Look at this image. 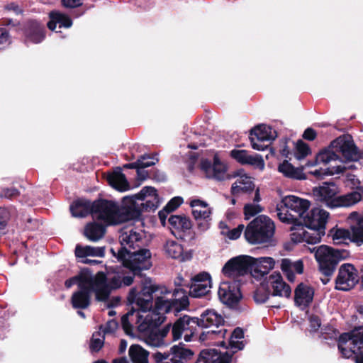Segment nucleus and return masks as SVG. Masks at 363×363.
I'll list each match as a JSON object with an SVG mask.
<instances>
[{
  "instance_id": "nucleus-1",
  "label": "nucleus",
  "mask_w": 363,
  "mask_h": 363,
  "mask_svg": "<svg viewBox=\"0 0 363 363\" xmlns=\"http://www.w3.org/2000/svg\"><path fill=\"white\" fill-rule=\"evenodd\" d=\"M157 290L154 286H143L140 291L136 287L130 289L128 300L131 304H135L138 309L143 312H148L144 318V323L148 327H157L162 324L164 319V314L171 312L169 311L170 304L167 301L164 300V297H157L155 307H152V294Z\"/></svg>"
},
{
  "instance_id": "nucleus-2",
  "label": "nucleus",
  "mask_w": 363,
  "mask_h": 363,
  "mask_svg": "<svg viewBox=\"0 0 363 363\" xmlns=\"http://www.w3.org/2000/svg\"><path fill=\"white\" fill-rule=\"evenodd\" d=\"M329 213L320 208L307 211L301 219L304 226L300 223L297 227H291V240L294 243L306 242L315 245L320 242L325 234V225Z\"/></svg>"
},
{
  "instance_id": "nucleus-3",
  "label": "nucleus",
  "mask_w": 363,
  "mask_h": 363,
  "mask_svg": "<svg viewBox=\"0 0 363 363\" xmlns=\"http://www.w3.org/2000/svg\"><path fill=\"white\" fill-rule=\"evenodd\" d=\"M133 199L125 198L121 205L113 201L101 200L94 203V218L106 225H116L140 217Z\"/></svg>"
},
{
  "instance_id": "nucleus-4",
  "label": "nucleus",
  "mask_w": 363,
  "mask_h": 363,
  "mask_svg": "<svg viewBox=\"0 0 363 363\" xmlns=\"http://www.w3.org/2000/svg\"><path fill=\"white\" fill-rule=\"evenodd\" d=\"M350 161H357L363 157V152L358 151L350 137H339L331 143V147L320 152L315 159L308 162L305 167H313L318 163L328 164L340 160V155Z\"/></svg>"
},
{
  "instance_id": "nucleus-5",
  "label": "nucleus",
  "mask_w": 363,
  "mask_h": 363,
  "mask_svg": "<svg viewBox=\"0 0 363 363\" xmlns=\"http://www.w3.org/2000/svg\"><path fill=\"white\" fill-rule=\"evenodd\" d=\"M311 202L294 195L286 196L277 204V216L279 220L286 224L297 227L306 212L309 210Z\"/></svg>"
},
{
  "instance_id": "nucleus-6",
  "label": "nucleus",
  "mask_w": 363,
  "mask_h": 363,
  "mask_svg": "<svg viewBox=\"0 0 363 363\" xmlns=\"http://www.w3.org/2000/svg\"><path fill=\"white\" fill-rule=\"evenodd\" d=\"M309 250L314 252L319 271L326 277L321 279L324 284L328 282V277L333 274L339 262L350 257V252L347 250L333 248L324 245Z\"/></svg>"
},
{
  "instance_id": "nucleus-7",
  "label": "nucleus",
  "mask_w": 363,
  "mask_h": 363,
  "mask_svg": "<svg viewBox=\"0 0 363 363\" xmlns=\"http://www.w3.org/2000/svg\"><path fill=\"white\" fill-rule=\"evenodd\" d=\"M352 319L357 325L350 332L342 334L338 341V349L346 357L363 346V306H357Z\"/></svg>"
},
{
  "instance_id": "nucleus-8",
  "label": "nucleus",
  "mask_w": 363,
  "mask_h": 363,
  "mask_svg": "<svg viewBox=\"0 0 363 363\" xmlns=\"http://www.w3.org/2000/svg\"><path fill=\"white\" fill-rule=\"evenodd\" d=\"M274 231L273 220L267 216L261 215L247 225L244 235L250 244H267L272 241Z\"/></svg>"
},
{
  "instance_id": "nucleus-9",
  "label": "nucleus",
  "mask_w": 363,
  "mask_h": 363,
  "mask_svg": "<svg viewBox=\"0 0 363 363\" xmlns=\"http://www.w3.org/2000/svg\"><path fill=\"white\" fill-rule=\"evenodd\" d=\"M119 242L121 248L117 251L111 248V252L118 259H125L132 250L140 249L143 245V235L133 226H126L120 231Z\"/></svg>"
},
{
  "instance_id": "nucleus-10",
  "label": "nucleus",
  "mask_w": 363,
  "mask_h": 363,
  "mask_svg": "<svg viewBox=\"0 0 363 363\" xmlns=\"http://www.w3.org/2000/svg\"><path fill=\"white\" fill-rule=\"evenodd\" d=\"M103 280V276L99 275L98 278L94 279L90 284H87L83 289L81 287L79 290L73 294L72 296V304L74 308H86L90 305L91 296L93 293L96 295V298L98 301H106V296L107 292L104 291L101 293V281Z\"/></svg>"
},
{
  "instance_id": "nucleus-11",
  "label": "nucleus",
  "mask_w": 363,
  "mask_h": 363,
  "mask_svg": "<svg viewBox=\"0 0 363 363\" xmlns=\"http://www.w3.org/2000/svg\"><path fill=\"white\" fill-rule=\"evenodd\" d=\"M348 220L350 223V230H337L333 235V240L335 242H340L341 239L348 238L357 245H362L363 244V212H352L348 216Z\"/></svg>"
},
{
  "instance_id": "nucleus-12",
  "label": "nucleus",
  "mask_w": 363,
  "mask_h": 363,
  "mask_svg": "<svg viewBox=\"0 0 363 363\" xmlns=\"http://www.w3.org/2000/svg\"><path fill=\"white\" fill-rule=\"evenodd\" d=\"M125 268L129 269L133 276L139 275L143 270H147L152 266L151 252L147 249H139L131 251L125 259H118Z\"/></svg>"
},
{
  "instance_id": "nucleus-13",
  "label": "nucleus",
  "mask_w": 363,
  "mask_h": 363,
  "mask_svg": "<svg viewBox=\"0 0 363 363\" xmlns=\"http://www.w3.org/2000/svg\"><path fill=\"white\" fill-rule=\"evenodd\" d=\"M198 328V318L184 315L171 326L172 340H177L183 336L186 342H191L194 340Z\"/></svg>"
},
{
  "instance_id": "nucleus-14",
  "label": "nucleus",
  "mask_w": 363,
  "mask_h": 363,
  "mask_svg": "<svg viewBox=\"0 0 363 363\" xmlns=\"http://www.w3.org/2000/svg\"><path fill=\"white\" fill-rule=\"evenodd\" d=\"M253 257L250 256H239L230 259L223 267L225 276L236 279L240 276L250 273L252 276Z\"/></svg>"
},
{
  "instance_id": "nucleus-15",
  "label": "nucleus",
  "mask_w": 363,
  "mask_h": 363,
  "mask_svg": "<svg viewBox=\"0 0 363 363\" xmlns=\"http://www.w3.org/2000/svg\"><path fill=\"white\" fill-rule=\"evenodd\" d=\"M126 198L133 199L135 208L140 211V214L141 211H155L160 203L156 189L151 186H145L138 194Z\"/></svg>"
},
{
  "instance_id": "nucleus-16",
  "label": "nucleus",
  "mask_w": 363,
  "mask_h": 363,
  "mask_svg": "<svg viewBox=\"0 0 363 363\" xmlns=\"http://www.w3.org/2000/svg\"><path fill=\"white\" fill-rule=\"evenodd\" d=\"M359 282L358 271L352 264H342L335 278V288L340 291H349Z\"/></svg>"
},
{
  "instance_id": "nucleus-17",
  "label": "nucleus",
  "mask_w": 363,
  "mask_h": 363,
  "mask_svg": "<svg viewBox=\"0 0 363 363\" xmlns=\"http://www.w3.org/2000/svg\"><path fill=\"white\" fill-rule=\"evenodd\" d=\"M155 287L157 291L162 295L160 297H164V300L167 301L170 304L169 311L177 313L182 310L186 308L189 304V298L186 291L182 289H175L172 292L167 290L165 287Z\"/></svg>"
},
{
  "instance_id": "nucleus-18",
  "label": "nucleus",
  "mask_w": 363,
  "mask_h": 363,
  "mask_svg": "<svg viewBox=\"0 0 363 363\" xmlns=\"http://www.w3.org/2000/svg\"><path fill=\"white\" fill-rule=\"evenodd\" d=\"M100 274L103 276L101 284V292L104 291L107 292L106 300L108 298L111 290L130 286L133 281V276L130 273L126 275L123 272L115 274L108 281H107L106 274L104 272H99L94 275V279L96 280Z\"/></svg>"
},
{
  "instance_id": "nucleus-19",
  "label": "nucleus",
  "mask_w": 363,
  "mask_h": 363,
  "mask_svg": "<svg viewBox=\"0 0 363 363\" xmlns=\"http://www.w3.org/2000/svg\"><path fill=\"white\" fill-rule=\"evenodd\" d=\"M189 294L191 297L201 298L207 295L211 289V277L207 272H200L191 278Z\"/></svg>"
},
{
  "instance_id": "nucleus-20",
  "label": "nucleus",
  "mask_w": 363,
  "mask_h": 363,
  "mask_svg": "<svg viewBox=\"0 0 363 363\" xmlns=\"http://www.w3.org/2000/svg\"><path fill=\"white\" fill-rule=\"evenodd\" d=\"M337 194V188L334 184H324L313 190V194L316 201L330 208H337L339 204Z\"/></svg>"
},
{
  "instance_id": "nucleus-21",
  "label": "nucleus",
  "mask_w": 363,
  "mask_h": 363,
  "mask_svg": "<svg viewBox=\"0 0 363 363\" xmlns=\"http://www.w3.org/2000/svg\"><path fill=\"white\" fill-rule=\"evenodd\" d=\"M264 281L266 287L271 291L272 296L289 298L291 296V287L284 281L279 273L270 274Z\"/></svg>"
},
{
  "instance_id": "nucleus-22",
  "label": "nucleus",
  "mask_w": 363,
  "mask_h": 363,
  "mask_svg": "<svg viewBox=\"0 0 363 363\" xmlns=\"http://www.w3.org/2000/svg\"><path fill=\"white\" fill-rule=\"evenodd\" d=\"M201 167L208 178L220 181L226 177V166L217 155L214 156L213 162L208 160H202Z\"/></svg>"
},
{
  "instance_id": "nucleus-23",
  "label": "nucleus",
  "mask_w": 363,
  "mask_h": 363,
  "mask_svg": "<svg viewBox=\"0 0 363 363\" xmlns=\"http://www.w3.org/2000/svg\"><path fill=\"white\" fill-rule=\"evenodd\" d=\"M218 294L221 302L229 306L236 305L241 298V294L238 286L235 284H230L227 281L220 284Z\"/></svg>"
},
{
  "instance_id": "nucleus-24",
  "label": "nucleus",
  "mask_w": 363,
  "mask_h": 363,
  "mask_svg": "<svg viewBox=\"0 0 363 363\" xmlns=\"http://www.w3.org/2000/svg\"><path fill=\"white\" fill-rule=\"evenodd\" d=\"M171 329V325L168 324L162 329H152L145 337L146 344L152 347H162L168 345L172 338H167Z\"/></svg>"
},
{
  "instance_id": "nucleus-25",
  "label": "nucleus",
  "mask_w": 363,
  "mask_h": 363,
  "mask_svg": "<svg viewBox=\"0 0 363 363\" xmlns=\"http://www.w3.org/2000/svg\"><path fill=\"white\" fill-rule=\"evenodd\" d=\"M230 156L242 164H250L260 170L264 168V162L258 155H250L245 150H233Z\"/></svg>"
},
{
  "instance_id": "nucleus-26",
  "label": "nucleus",
  "mask_w": 363,
  "mask_h": 363,
  "mask_svg": "<svg viewBox=\"0 0 363 363\" xmlns=\"http://www.w3.org/2000/svg\"><path fill=\"white\" fill-rule=\"evenodd\" d=\"M196 363H232V354H221L216 349L203 350Z\"/></svg>"
},
{
  "instance_id": "nucleus-27",
  "label": "nucleus",
  "mask_w": 363,
  "mask_h": 363,
  "mask_svg": "<svg viewBox=\"0 0 363 363\" xmlns=\"http://www.w3.org/2000/svg\"><path fill=\"white\" fill-rule=\"evenodd\" d=\"M294 294L295 304L303 309L312 302L314 289L306 284L301 283L296 286Z\"/></svg>"
},
{
  "instance_id": "nucleus-28",
  "label": "nucleus",
  "mask_w": 363,
  "mask_h": 363,
  "mask_svg": "<svg viewBox=\"0 0 363 363\" xmlns=\"http://www.w3.org/2000/svg\"><path fill=\"white\" fill-rule=\"evenodd\" d=\"M199 327L203 328H218L222 325L224 320L221 315L213 309H207L203 311L200 318H198Z\"/></svg>"
},
{
  "instance_id": "nucleus-29",
  "label": "nucleus",
  "mask_w": 363,
  "mask_h": 363,
  "mask_svg": "<svg viewBox=\"0 0 363 363\" xmlns=\"http://www.w3.org/2000/svg\"><path fill=\"white\" fill-rule=\"evenodd\" d=\"M274 259L269 257L253 258L252 277L258 278L264 276L274 268Z\"/></svg>"
},
{
  "instance_id": "nucleus-30",
  "label": "nucleus",
  "mask_w": 363,
  "mask_h": 363,
  "mask_svg": "<svg viewBox=\"0 0 363 363\" xmlns=\"http://www.w3.org/2000/svg\"><path fill=\"white\" fill-rule=\"evenodd\" d=\"M281 269L290 281L295 279V274H302L303 264L301 260L292 262L289 259H283L281 263Z\"/></svg>"
},
{
  "instance_id": "nucleus-31",
  "label": "nucleus",
  "mask_w": 363,
  "mask_h": 363,
  "mask_svg": "<svg viewBox=\"0 0 363 363\" xmlns=\"http://www.w3.org/2000/svg\"><path fill=\"white\" fill-rule=\"evenodd\" d=\"M70 211L74 217H85L91 213L94 217V203L89 200L78 199L70 206Z\"/></svg>"
},
{
  "instance_id": "nucleus-32",
  "label": "nucleus",
  "mask_w": 363,
  "mask_h": 363,
  "mask_svg": "<svg viewBox=\"0 0 363 363\" xmlns=\"http://www.w3.org/2000/svg\"><path fill=\"white\" fill-rule=\"evenodd\" d=\"M255 189V184L251 177L246 175L240 176L232 185L231 193L238 196L240 193H250Z\"/></svg>"
},
{
  "instance_id": "nucleus-33",
  "label": "nucleus",
  "mask_w": 363,
  "mask_h": 363,
  "mask_svg": "<svg viewBox=\"0 0 363 363\" xmlns=\"http://www.w3.org/2000/svg\"><path fill=\"white\" fill-rule=\"evenodd\" d=\"M258 142L271 141L276 138L277 133L270 126L259 125L253 128L250 133Z\"/></svg>"
},
{
  "instance_id": "nucleus-34",
  "label": "nucleus",
  "mask_w": 363,
  "mask_h": 363,
  "mask_svg": "<svg viewBox=\"0 0 363 363\" xmlns=\"http://www.w3.org/2000/svg\"><path fill=\"white\" fill-rule=\"evenodd\" d=\"M303 169V167H294L287 160H284L278 167L279 172L283 174L286 177L299 180L306 178Z\"/></svg>"
},
{
  "instance_id": "nucleus-35",
  "label": "nucleus",
  "mask_w": 363,
  "mask_h": 363,
  "mask_svg": "<svg viewBox=\"0 0 363 363\" xmlns=\"http://www.w3.org/2000/svg\"><path fill=\"white\" fill-rule=\"evenodd\" d=\"M190 206L192 208V215L196 220L210 218L211 210L205 201L193 199L190 201Z\"/></svg>"
},
{
  "instance_id": "nucleus-36",
  "label": "nucleus",
  "mask_w": 363,
  "mask_h": 363,
  "mask_svg": "<svg viewBox=\"0 0 363 363\" xmlns=\"http://www.w3.org/2000/svg\"><path fill=\"white\" fill-rule=\"evenodd\" d=\"M94 281V275L89 270H82L81 273L75 277L67 279L65 284L67 288H70L72 286L77 284L79 288H84L85 286Z\"/></svg>"
},
{
  "instance_id": "nucleus-37",
  "label": "nucleus",
  "mask_w": 363,
  "mask_h": 363,
  "mask_svg": "<svg viewBox=\"0 0 363 363\" xmlns=\"http://www.w3.org/2000/svg\"><path fill=\"white\" fill-rule=\"evenodd\" d=\"M107 180L111 186L120 191H125L129 189V184L121 169L108 174Z\"/></svg>"
},
{
  "instance_id": "nucleus-38",
  "label": "nucleus",
  "mask_w": 363,
  "mask_h": 363,
  "mask_svg": "<svg viewBox=\"0 0 363 363\" xmlns=\"http://www.w3.org/2000/svg\"><path fill=\"white\" fill-rule=\"evenodd\" d=\"M50 20L48 23V27L51 30H55L57 25H59V28L65 27L69 28L72 26L71 19L66 15L53 11L50 13Z\"/></svg>"
},
{
  "instance_id": "nucleus-39",
  "label": "nucleus",
  "mask_w": 363,
  "mask_h": 363,
  "mask_svg": "<svg viewBox=\"0 0 363 363\" xmlns=\"http://www.w3.org/2000/svg\"><path fill=\"white\" fill-rule=\"evenodd\" d=\"M105 255L104 247L81 246L77 245L75 248V255L79 258H85L88 256L103 257Z\"/></svg>"
},
{
  "instance_id": "nucleus-40",
  "label": "nucleus",
  "mask_w": 363,
  "mask_h": 363,
  "mask_svg": "<svg viewBox=\"0 0 363 363\" xmlns=\"http://www.w3.org/2000/svg\"><path fill=\"white\" fill-rule=\"evenodd\" d=\"M105 226L101 223H91L86 225L84 230L85 236L91 241L96 242L105 234Z\"/></svg>"
},
{
  "instance_id": "nucleus-41",
  "label": "nucleus",
  "mask_w": 363,
  "mask_h": 363,
  "mask_svg": "<svg viewBox=\"0 0 363 363\" xmlns=\"http://www.w3.org/2000/svg\"><path fill=\"white\" fill-rule=\"evenodd\" d=\"M261 200L259 189L255 190L253 203H247L244 206V214L246 220L250 219L263 211V208L258 203Z\"/></svg>"
},
{
  "instance_id": "nucleus-42",
  "label": "nucleus",
  "mask_w": 363,
  "mask_h": 363,
  "mask_svg": "<svg viewBox=\"0 0 363 363\" xmlns=\"http://www.w3.org/2000/svg\"><path fill=\"white\" fill-rule=\"evenodd\" d=\"M128 354L133 363H148L149 352L139 345H132Z\"/></svg>"
},
{
  "instance_id": "nucleus-43",
  "label": "nucleus",
  "mask_w": 363,
  "mask_h": 363,
  "mask_svg": "<svg viewBox=\"0 0 363 363\" xmlns=\"http://www.w3.org/2000/svg\"><path fill=\"white\" fill-rule=\"evenodd\" d=\"M164 250L167 255L173 259H184L183 247L181 244L175 240H167L164 246Z\"/></svg>"
},
{
  "instance_id": "nucleus-44",
  "label": "nucleus",
  "mask_w": 363,
  "mask_h": 363,
  "mask_svg": "<svg viewBox=\"0 0 363 363\" xmlns=\"http://www.w3.org/2000/svg\"><path fill=\"white\" fill-rule=\"evenodd\" d=\"M169 223L175 229L186 231L191 228V222L189 218L182 215L171 216Z\"/></svg>"
},
{
  "instance_id": "nucleus-45",
  "label": "nucleus",
  "mask_w": 363,
  "mask_h": 363,
  "mask_svg": "<svg viewBox=\"0 0 363 363\" xmlns=\"http://www.w3.org/2000/svg\"><path fill=\"white\" fill-rule=\"evenodd\" d=\"M362 199L360 193L353 191L350 194L338 196L337 201L339 203L337 207H348L359 202Z\"/></svg>"
},
{
  "instance_id": "nucleus-46",
  "label": "nucleus",
  "mask_w": 363,
  "mask_h": 363,
  "mask_svg": "<svg viewBox=\"0 0 363 363\" xmlns=\"http://www.w3.org/2000/svg\"><path fill=\"white\" fill-rule=\"evenodd\" d=\"M346 167L343 164L332 165L330 164L328 167L320 169H315L311 173L317 177H322L325 175H334L343 172L346 169Z\"/></svg>"
},
{
  "instance_id": "nucleus-47",
  "label": "nucleus",
  "mask_w": 363,
  "mask_h": 363,
  "mask_svg": "<svg viewBox=\"0 0 363 363\" xmlns=\"http://www.w3.org/2000/svg\"><path fill=\"white\" fill-rule=\"evenodd\" d=\"M30 26L28 38L35 43H40L45 38L43 28L36 21L32 22Z\"/></svg>"
},
{
  "instance_id": "nucleus-48",
  "label": "nucleus",
  "mask_w": 363,
  "mask_h": 363,
  "mask_svg": "<svg viewBox=\"0 0 363 363\" xmlns=\"http://www.w3.org/2000/svg\"><path fill=\"white\" fill-rule=\"evenodd\" d=\"M243 336L244 332L241 328H237L233 330L230 339V345L232 350L235 349L240 350L243 349V342L242 341H239V340L242 339Z\"/></svg>"
},
{
  "instance_id": "nucleus-49",
  "label": "nucleus",
  "mask_w": 363,
  "mask_h": 363,
  "mask_svg": "<svg viewBox=\"0 0 363 363\" xmlns=\"http://www.w3.org/2000/svg\"><path fill=\"white\" fill-rule=\"evenodd\" d=\"M153 358L155 363H182L172 352L168 354L157 352L153 354Z\"/></svg>"
},
{
  "instance_id": "nucleus-50",
  "label": "nucleus",
  "mask_w": 363,
  "mask_h": 363,
  "mask_svg": "<svg viewBox=\"0 0 363 363\" xmlns=\"http://www.w3.org/2000/svg\"><path fill=\"white\" fill-rule=\"evenodd\" d=\"M271 295V291L268 290L265 285V281L262 283V286L257 289L255 293L254 298L257 303H263L267 302Z\"/></svg>"
},
{
  "instance_id": "nucleus-51",
  "label": "nucleus",
  "mask_w": 363,
  "mask_h": 363,
  "mask_svg": "<svg viewBox=\"0 0 363 363\" xmlns=\"http://www.w3.org/2000/svg\"><path fill=\"white\" fill-rule=\"evenodd\" d=\"M171 351L178 357L180 361L183 363L184 359L190 358L193 354V352L188 348H185L180 345H175L172 347Z\"/></svg>"
},
{
  "instance_id": "nucleus-52",
  "label": "nucleus",
  "mask_w": 363,
  "mask_h": 363,
  "mask_svg": "<svg viewBox=\"0 0 363 363\" xmlns=\"http://www.w3.org/2000/svg\"><path fill=\"white\" fill-rule=\"evenodd\" d=\"M104 335L101 332H96L93 334L90 343V349L93 352H98L104 345Z\"/></svg>"
},
{
  "instance_id": "nucleus-53",
  "label": "nucleus",
  "mask_w": 363,
  "mask_h": 363,
  "mask_svg": "<svg viewBox=\"0 0 363 363\" xmlns=\"http://www.w3.org/2000/svg\"><path fill=\"white\" fill-rule=\"evenodd\" d=\"M310 153V149L307 144L301 140H299L296 143V151L295 153V157L298 160H301L305 158Z\"/></svg>"
},
{
  "instance_id": "nucleus-54",
  "label": "nucleus",
  "mask_w": 363,
  "mask_h": 363,
  "mask_svg": "<svg viewBox=\"0 0 363 363\" xmlns=\"http://www.w3.org/2000/svg\"><path fill=\"white\" fill-rule=\"evenodd\" d=\"M9 218V211L6 208L0 207V237L4 234Z\"/></svg>"
},
{
  "instance_id": "nucleus-55",
  "label": "nucleus",
  "mask_w": 363,
  "mask_h": 363,
  "mask_svg": "<svg viewBox=\"0 0 363 363\" xmlns=\"http://www.w3.org/2000/svg\"><path fill=\"white\" fill-rule=\"evenodd\" d=\"M244 228L243 224H240L235 228L223 232V235L226 236L230 240H236L240 236Z\"/></svg>"
},
{
  "instance_id": "nucleus-56",
  "label": "nucleus",
  "mask_w": 363,
  "mask_h": 363,
  "mask_svg": "<svg viewBox=\"0 0 363 363\" xmlns=\"http://www.w3.org/2000/svg\"><path fill=\"white\" fill-rule=\"evenodd\" d=\"M135 311H130L126 314L123 315L121 318V324L126 334H130L132 332L133 326L129 322L130 317L133 316Z\"/></svg>"
},
{
  "instance_id": "nucleus-57",
  "label": "nucleus",
  "mask_w": 363,
  "mask_h": 363,
  "mask_svg": "<svg viewBox=\"0 0 363 363\" xmlns=\"http://www.w3.org/2000/svg\"><path fill=\"white\" fill-rule=\"evenodd\" d=\"M20 195V191L16 188H4L0 191V197L13 199Z\"/></svg>"
},
{
  "instance_id": "nucleus-58",
  "label": "nucleus",
  "mask_w": 363,
  "mask_h": 363,
  "mask_svg": "<svg viewBox=\"0 0 363 363\" xmlns=\"http://www.w3.org/2000/svg\"><path fill=\"white\" fill-rule=\"evenodd\" d=\"M138 160H142L141 166H140V169H145L147 167H150L154 165L157 162H158V158L155 156H151L150 155H143L140 156Z\"/></svg>"
},
{
  "instance_id": "nucleus-59",
  "label": "nucleus",
  "mask_w": 363,
  "mask_h": 363,
  "mask_svg": "<svg viewBox=\"0 0 363 363\" xmlns=\"http://www.w3.org/2000/svg\"><path fill=\"white\" fill-rule=\"evenodd\" d=\"M118 328V323L114 320L107 321L105 325L100 326V330L103 335L111 334L116 331Z\"/></svg>"
},
{
  "instance_id": "nucleus-60",
  "label": "nucleus",
  "mask_w": 363,
  "mask_h": 363,
  "mask_svg": "<svg viewBox=\"0 0 363 363\" xmlns=\"http://www.w3.org/2000/svg\"><path fill=\"white\" fill-rule=\"evenodd\" d=\"M11 43V37L5 28H0V49L5 48Z\"/></svg>"
},
{
  "instance_id": "nucleus-61",
  "label": "nucleus",
  "mask_w": 363,
  "mask_h": 363,
  "mask_svg": "<svg viewBox=\"0 0 363 363\" xmlns=\"http://www.w3.org/2000/svg\"><path fill=\"white\" fill-rule=\"evenodd\" d=\"M182 201L183 200L181 197H174L167 203L165 208L169 212L173 211L182 203Z\"/></svg>"
},
{
  "instance_id": "nucleus-62",
  "label": "nucleus",
  "mask_w": 363,
  "mask_h": 363,
  "mask_svg": "<svg viewBox=\"0 0 363 363\" xmlns=\"http://www.w3.org/2000/svg\"><path fill=\"white\" fill-rule=\"evenodd\" d=\"M196 220L198 221L197 228L201 232H205L210 228L211 223L209 218H200Z\"/></svg>"
},
{
  "instance_id": "nucleus-63",
  "label": "nucleus",
  "mask_w": 363,
  "mask_h": 363,
  "mask_svg": "<svg viewBox=\"0 0 363 363\" xmlns=\"http://www.w3.org/2000/svg\"><path fill=\"white\" fill-rule=\"evenodd\" d=\"M250 140L252 148L257 150H264L268 146L264 144V142H258L254 137H250Z\"/></svg>"
},
{
  "instance_id": "nucleus-64",
  "label": "nucleus",
  "mask_w": 363,
  "mask_h": 363,
  "mask_svg": "<svg viewBox=\"0 0 363 363\" xmlns=\"http://www.w3.org/2000/svg\"><path fill=\"white\" fill-rule=\"evenodd\" d=\"M311 330L316 331L320 326V320L318 316H311L309 318Z\"/></svg>"
}]
</instances>
